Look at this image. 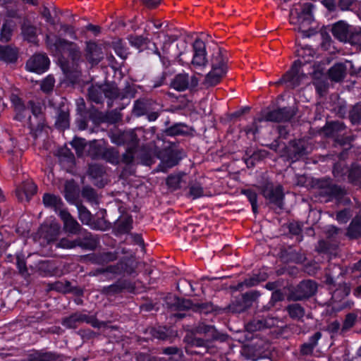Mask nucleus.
Segmentation results:
<instances>
[{
    "instance_id": "obj_1",
    "label": "nucleus",
    "mask_w": 361,
    "mask_h": 361,
    "mask_svg": "<svg viewBox=\"0 0 361 361\" xmlns=\"http://www.w3.org/2000/svg\"><path fill=\"white\" fill-rule=\"evenodd\" d=\"M47 44L50 52L53 56L57 57L62 63V59L66 57H71L75 60L79 56V51L77 46L73 43L56 38L54 36H47Z\"/></svg>"
},
{
    "instance_id": "obj_2",
    "label": "nucleus",
    "mask_w": 361,
    "mask_h": 361,
    "mask_svg": "<svg viewBox=\"0 0 361 361\" xmlns=\"http://www.w3.org/2000/svg\"><path fill=\"white\" fill-rule=\"evenodd\" d=\"M212 66V71L206 76V82L210 85H214L220 81L227 70L221 50L219 48L213 54Z\"/></svg>"
},
{
    "instance_id": "obj_3",
    "label": "nucleus",
    "mask_w": 361,
    "mask_h": 361,
    "mask_svg": "<svg viewBox=\"0 0 361 361\" xmlns=\"http://www.w3.org/2000/svg\"><path fill=\"white\" fill-rule=\"evenodd\" d=\"M302 61L298 60L295 61L290 69L279 81L277 84L284 83L288 87L295 88L300 85L307 78L306 74L301 72Z\"/></svg>"
},
{
    "instance_id": "obj_4",
    "label": "nucleus",
    "mask_w": 361,
    "mask_h": 361,
    "mask_svg": "<svg viewBox=\"0 0 361 361\" xmlns=\"http://www.w3.org/2000/svg\"><path fill=\"white\" fill-rule=\"evenodd\" d=\"M49 59L42 54L33 55L26 63V69L28 71L41 74L47 71L49 66Z\"/></svg>"
},
{
    "instance_id": "obj_5",
    "label": "nucleus",
    "mask_w": 361,
    "mask_h": 361,
    "mask_svg": "<svg viewBox=\"0 0 361 361\" xmlns=\"http://www.w3.org/2000/svg\"><path fill=\"white\" fill-rule=\"evenodd\" d=\"M194 54L192 59V65L197 69H202L207 63L206 46L204 42L197 39L193 43Z\"/></svg>"
},
{
    "instance_id": "obj_6",
    "label": "nucleus",
    "mask_w": 361,
    "mask_h": 361,
    "mask_svg": "<svg viewBox=\"0 0 361 361\" xmlns=\"http://www.w3.org/2000/svg\"><path fill=\"white\" fill-rule=\"evenodd\" d=\"M102 92H104L106 97L110 99L118 97V90L114 87H111L109 90L106 87L92 86L88 91L90 99L96 103H100L102 102Z\"/></svg>"
},
{
    "instance_id": "obj_7",
    "label": "nucleus",
    "mask_w": 361,
    "mask_h": 361,
    "mask_svg": "<svg viewBox=\"0 0 361 361\" xmlns=\"http://www.w3.org/2000/svg\"><path fill=\"white\" fill-rule=\"evenodd\" d=\"M59 215L63 222L64 230L71 234H77L80 230V226L78 221L66 210L59 211Z\"/></svg>"
},
{
    "instance_id": "obj_8",
    "label": "nucleus",
    "mask_w": 361,
    "mask_h": 361,
    "mask_svg": "<svg viewBox=\"0 0 361 361\" xmlns=\"http://www.w3.org/2000/svg\"><path fill=\"white\" fill-rule=\"evenodd\" d=\"M188 176L185 173L171 174L166 178V183L169 190L174 191L186 186Z\"/></svg>"
},
{
    "instance_id": "obj_9",
    "label": "nucleus",
    "mask_w": 361,
    "mask_h": 361,
    "mask_svg": "<svg viewBox=\"0 0 361 361\" xmlns=\"http://www.w3.org/2000/svg\"><path fill=\"white\" fill-rule=\"evenodd\" d=\"M37 185L32 180H27L16 190V195L20 201H29L37 192Z\"/></svg>"
},
{
    "instance_id": "obj_10",
    "label": "nucleus",
    "mask_w": 361,
    "mask_h": 361,
    "mask_svg": "<svg viewBox=\"0 0 361 361\" xmlns=\"http://www.w3.org/2000/svg\"><path fill=\"white\" fill-rule=\"evenodd\" d=\"M263 195L271 202L276 204L281 207L283 194L281 187L274 188L272 185H268L263 190Z\"/></svg>"
},
{
    "instance_id": "obj_11",
    "label": "nucleus",
    "mask_w": 361,
    "mask_h": 361,
    "mask_svg": "<svg viewBox=\"0 0 361 361\" xmlns=\"http://www.w3.org/2000/svg\"><path fill=\"white\" fill-rule=\"evenodd\" d=\"M6 16L12 19L22 20L23 23H30L35 19L34 13H29L25 15L17 6L15 7H8L6 8Z\"/></svg>"
},
{
    "instance_id": "obj_12",
    "label": "nucleus",
    "mask_w": 361,
    "mask_h": 361,
    "mask_svg": "<svg viewBox=\"0 0 361 361\" xmlns=\"http://www.w3.org/2000/svg\"><path fill=\"white\" fill-rule=\"evenodd\" d=\"M71 145L75 149L76 154L78 157L83 156L84 152L87 147L89 148V154L91 157L94 158L98 156L97 152L91 151V149L94 147V144H90L87 145L85 139L75 137L71 141Z\"/></svg>"
},
{
    "instance_id": "obj_13",
    "label": "nucleus",
    "mask_w": 361,
    "mask_h": 361,
    "mask_svg": "<svg viewBox=\"0 0 361 361\" xmlns=\"http://www.w3.org/2000/svg\"><path fill=\"white\" fill-rule=\"evenodd\" d=\"M317 288L316 283L311 280L301 282L298 286L299 295L297 299L300 300L312 295L317 291Z\"/></svg>"
},
{
    "instance_id": "obj_14",
    "label": "nucleus",
    "mask_w": 361,
    "mask_h": 361,
    "mask_svg": "<svg viewBox=\"0 0 361 361\" xmlns=\"http://www.w3.org/2000/svg\"><path fill=\"white\" fill-rule=\"evenodd\" d=\"M346 64H350L351 66V62L346 61L345 64L339 63L331 67L329 71L330 78L336 82L342 80L345 75L347 68Z\"/></svg>"
},
{
    "instance_id": "obj_15",
    "label": "nucleus",
    "mask_w": 361,
    "mask_h": 361,
    "mask_svg": "<svg viewBox=\"0 0 361 361\" xmlns=\"http://www.w3.org/2000/svg\"><path fill=\"white\" fill-rule=\"evenodd\" d=\"M82 322H89L87 315L80 313H75L63 320V325L67 328H76L78 324Z\"/></svg>"
},
{
    "instance_id": "obj_16",
    "label": "nucleus",
    "mask_w": 361,
    "mask_h": 361,
    "mask_svg": "<svg viewBox=\"0 0 361 361\" xmlns=\"http://www.w3.org/2000/svg\"><path fill=\"white\" fill-rule=\"evenodd\" d=\"M39 14L42 19L47 23H57L56 18L59 17V8L55 6H48L43 5L39 10Z\"/></svg>"
},
{
    "instance_id": "obj_17",
    "label": "nucleus",
    "mask_w": 361,
    "mask_h": 361,
    "mask_svg": "<svg viewBox=\"0 0 361 361\" xmlns=\"http://www.w3.org/2000/svg\"><path fill=\"white\" fill-rule=\"evenodd\" d=\"M42 202L45 207L53 209L55 212L59 209L63 204L60 197L50 193L44 194Z\"/></svg>"
},
{
    "instance_id": "obj_18",
    "label": "nucleus",
    "mask_w": 361,
    "mask_h": 361,
    "mask_svg": "<svg viewBox=\"0 0 361 361\" xmlns=\"http://www.w3.org/2000/svg\"><path fill=\"white\" fill-rule=\"evenodd\" d=\"M332 32L334 37L341 42H347L349 40L350 27L348 24H334Z\"/></svg>"
},
{
    "instance_id": "obj_19",
    "label": "nucleus",
    "mask_w": 361,
    "mask_h": 361,
    "mask_svg": "<svg viewBox=\"0 0 361 361\" xmlns=\"http://www.w3.org/2000/svg\"><path fill=\"white\" fill-rule=\"evenodd\" d=\"M59 17L56 18L57 23H73L76 21H89L91 20L90 18H87L86 17H80L76 14L72 13L69 11H62L59 9Z\"/></svg>"
},
{
    "instance_id": "obj_20",
    "label": "nucleus",
    "mask_w": 361,
    "mask_h": 361,
    "mask_svg": "<svg viewBox=\"0 0 361 361\" xmlns=\"http://www.w3.org/2000/svg\"><path fill=\"white\" fill-rule=\"evenodd\" d=\"M27 361H52L56 360V355L51 352L32 351L27 356Z\"/></svg>"
},
{
    "instance_id": "obj_21",
    "label": "nucleus",
    "mask_w": 361,
    "mask_h": 361,
    "mask_svg": "<svg viewBox=\"0 0 361 361\" xmlns=\"http://www.w3.org/2000/svg\"><path fill=\"white\" fill-rule=\"evenodd\" d=\"M171 87L178 91L186 90L189 85V75L187 73L178 74L171 81Z\"/></svg>"
},
{
    "instance_id": "obj_22",
    "label": "nucleus",
    "mask_w": 361,
    "mask_h": 361,
    "mask_svg": "<svg viewBox=\"0 0 361 361\" xmlns=\"http://www.w3.org/2000/svg\"><path fill=\"white\" fill-rule=\"evenodd\" d=\"M17 59V50L9 46H0V60L13 62Z\"/></svg>"
},
{
    "instance_id": "obj_23",
    "label": "nucleus",
    "mask_w": 361,
    "mask_h": 361,
    "mask_svg": "<svg viewBox=\"0 0 361 361\" xmlns=\"http://www.w3.org/2000/svg\"><path fill=\"white\" fill-rule=\"evenodd\" d=\"M347 235L350 238H357L361 235V217H356L352 221Z\"/></svg>"
},
{
    "instance_id": "obj_24",
    "label": "nucleus",
    "mask_w": 361,
    "mask_h": 361,
    "mask_svg": "<svg viewBox=\"0 0 361 361\" xmlns=\"http://www.w3.org/2000/svg\"><path fill=\"white\" fill-rule=\"evenodd\" d=\"M22 34L25 40L32 43L36 42L35 28L31 24H23Z\"/></svg>"
},
{
    "instance_id": "obj_25",
    "label": "nucleus",
    "mask_w": 361,
    "mask_h": 361,
    "mask_svg": "<svg viewBox=\"0 0 361 361\" xmlns=\"http://www.w3.org/2000/svg\"><path fill=\"white\" fill-rule=\"evenodd\" d=\"M290 317L293 319H300L305 315V310L299 304H292L287 307Z\"/></svg>"
},
{
    "instance_id": "obj_26",
    "label": "nucleus",
    "mask_w": 361,
    "mask_h": 361,
    "mask_svg": "<svg viewBox=\"0 0 361 361\" xmlns=\"http://www.w3.org/2000/svg\"><path fill=\"white\" fill-rule=\"evenodd\" d=\"M286 109H279L269 112L267 116V119L271 121L281 122L288 119V116L285 115Z\"/></svg>"
},
{
    "instance_id": "obj_27",
    "label": "nucleus",
    "mask_w": 361,
    "mask_h": 361,
    "mask_svg": "<svg viewBox=\"0 0 361 361\" xmlns=\"http://www.w3.org/2000/svg\"><path fill=\"white\" fill-rule=\"evenodd\" d=\"M188 197L193 200L200 198L204 195V189L199 183H192L189 185Z\"/></svg>"
},
{
    "instance_id": "obj_28",
    "label": "nucleus",
    "mask_w": 361,
    "mask_h": 361,
    "mask_svg": "<svg viewBox=\"0 0 361 361\" xmlns=\"http://www.w3.org/2000/svg\"><path fill=\"white\" fill-rule=\"evenodd\" d=\"M307 25H308V24H296V26L293 29L295 32L300 34L301 37L303 38L310 37L317 32L316 29H307Z\"/></svg>"
},
{
    "instance_id": "obj_29",
    "label": "nucleus",
    "mask_w": 361,
    "mask_h": 361,
    "mask_svg": "<svg viewBox=\"0 0 361 361\" xmlns=\"http://www.w3.org/2000/svg\"><path fill=\"white\" fill-rule=\"evenodd\" d=\"M350 292V287L346 283H343L333 292L331 298L336 301L341 300L343 298L348 296Z\"/></svg>"
},
{
    "instance_id": "obj_30",
    "label": "nucleus",
    "mask_w": 361,
    "mask_h": 361,
    "mask_svg": "<svg viewBox=\"0 0 361 361\" xmlns=\"http://www.w3.org/2000/svg\"><path fill=\"white\" fill-rule=\"evenodd\" d=\"M56 126L59 128L66 129L69 126V115L66 111H61L59 114L56 121Z\"/></svg>"
},
{
    "instance_id": "obj_31",
    "label": "nucleus",
    "mask_w": 361,
    "mask_h": 361,
    "mask_svg": "<svg viewBox=\"0 0 361 361\" xmlns=\"http://www.w3.org/2000/svg\"><path fill=\"white\" fill-rule=\"evenodd\" d=\"M176 47L178 50V56L180 58L179 61H183L184 59L182 58V56H183L186 53L187 50L188 49V48H189L188 44L187 43V42L185 39L180 38V39H178L176 40Z\"/></svg>"
},
{
    "instance_id": "obj_32",
    "label": "nucleus",
    "mask_w": 361,
    "mask_h": 361,
    "mask_svg": "<svg viewBox=\"0 0 361 361\" xmlns=\"http://www.w3.org/2000/svg\"><path fill=\"white\" fill-rule=\"evenodd\" d=\"M312 8H313V5L312 4H310V3L304 4L302 6L300 18H302L303 20H307V21L314 20L313 16L312 15Z\"/></svg>"
},
{
    "instance_id": "obj_33",
    "label": "nucleus",
    "mask_w": 361,
    "mask_h": 361,
    "mask_svg": "<svg viewBox=\"0 0 361 361\" xmlns=\"http://www.w3.org/2000/svg\"><path fill=\"white\" fill-rule=\"evenodd\" d=\"M314 50L310 47H305L299 51V55L303 58L304 61L302 63H304L311 62L314 59Z\"/></svg>"
},
{
    "instance_id": "obj_34",
    "label": "nucleus",
    "mask_w": 361,
    "mask_h": 361,
    "mask_svg": "<svg viewBox=\"0 0 361 361\" xmlns=\"http://www.w3.org/2000/svg\"><path fill=\"white\" fill-rule=\"evenodd\" d=\"M78 217L83 224L90 225L92 220L90 212L84 207H78Z\"/></svg>"
},
{
    "instance_id": "obj_35",
    "label": "nucleus",
    "mask_w": 361,
    "mask_h": 361,
    "mask_svg": "<svg viewBox=\"0 0 361 361\" xmlns=\"http://www.w3.org/2000/svg\"><path fill=\"white\" fill-rule=\"evenodd\" d=\"M348 43L351 44L361 45V28L358 30H350Z\"/></svg>"
},
{
    "instance_id": "obj_36",
    "label": "nucleus",
    "mask_w": 361,
    "mask_h": 361,
    "mask_svg": "<svg viewBox=\"0 0 361 361\" xmlns=\"http://www.w3.org/2000/svg\"><path fill=\"white\" fill-rule=\"evenodd\" d=\"M196 332L198 334H209L211 338H216L215 329L213 326L202 324L196 329Z\"/></svg>"
},
{
    "instance_id": "obj_37",
    "label": "nucleus",
    "mask_w": 361,
    "mask_h": 361,
    "mask_svg": "<svg viewBox=\"0 0 361 361\" xmlns=\"http://www.w3.org/2000/svg\"><path fill=\"white\" fill-rule=\"evenodd\" d=\"M54 78L48 75L44 80L42 81L41 90L44 92H49L52 90L54 85Z\"/></svg>"
},
{
    "instance_id": "obj_38",
    "label": "nucleus",
    "mask_w": 361,
    "mask_h": 361,
    "mask_svg": "<svg viewBox=\"0 0 361 361\" xmlns=\"http://www.w3.org/2000/svg\"><path fill=\"white\" fill-rule=\"evenodd\" d=\"M11 33L12 30L10 24H3L1 29L0 40L2 42H8L11 39Z\"/></svg>"
},
{
    "instance_id": "obj_39",
    "label": "nucleus",
    "mask_w": 361,
    "mask_h": 361,
    "mask_svg": "<svg viewBox=\"0 0 361 361\" xmlns=\"http://www.w3.org/2000/svg\"><path fill=\"white\" fill-rule=\"evenodd\" d=\"M146 104L142 101H136L133 106V113L137 116H142L146 112Z\"/></svg>"
},
{
    "instance_id": "obj_40",
    "label": "nucleus",
    "mask_w": 361,
    "mask_h": 361,
    "mask_svg": "<svg viewBox=\"0 0 361 361\" xmlns=\"http://www.w3.org/2000/svg\"><path fill=\"white\" fill-rule=\"evenodd\" d=\"M355 319L356 317L355 314H348L343 324V330H348L351 328L355 324Z\"/></svg>"
},
{
    "instance_id": "obj_41",
    "label": "nucleus",
    "mask_w": 361,
    "mask_h": 361,
    "mask_svg": "<svg viewBox=\"0 0 361 361\" xmlns=\"http://www.w3.org/2000/svg\"><path fill=\"white\" fill-rule=\"evenodd\" d=\"M57 247L65 249H71L75 247V243L67 239H61L58 243Z\"/></svg>"
},
{
    "instance_id": "obj_42",
    "label": "nucleus",
    "mask_w": 361,
    "mask_h": 361,
    "mask_svg": "<svg viewBox=\"0 0 361 361\" xmlns=\"http://www.w3.org/2000/svg\"><path fill=\"white\" fill-rule=\"evenodd\" d=\"M73 188V183L71 181L66 182L65 185V198L67 201H71V193L72 190Z\"/></svg>"
},
{
    "instance_id": "obj_43",
    "label": "nucleus",
    "mask_w": 361,
    "mask_h": 361,
    "mask_svg": "<svg viewBox=\"0 0 361 361\" xmlns=\"http://www.w3.org/2000/svg\"><path fill=\"white\" fill-rule=\"evenodd\" d=\"M336 219L340 223H346L349 219V212L347 210L339 212L336 215Z\"/></svg>"
},
{
    "instance_id": "obj_44",
    "label": "nucleus",
    "mask_w": 361,
    "mask_h": 361,
    "mask_svg": "<svg viewBox=\"0 0 361 361\" xmlns=\"http://www.w3.org/2000/svg\"><path fill=\"white\" fill-rule=\"evenodd\" d=\"M314 347L310 343H305L300 348V353L302 355H310L313 352Z\"/></svg>"
},
{
    "instance_id": "obj_45",
    "label": "nucleus",
    "mask_w": 361,
    "mask_h": 361,
    "mask_svg": "<svg viewBox=\"0 0 361 361\" xmlns=\"http://www.w3.org/2000/svg\"><path fill=\"white\" fill-rule=\"evenodd\" d=\"M11 102H12L13 104L15 106L16 111H20L24 109L23 105L21 102L20 99L18 98L17 96L12 95L11 96Z\"/></svg>"
},
{
    "instance_id": "obj_46",
    "label": "nucleus",
    "mask_w": 361,
    "mask_h": 361,
    "mask_svg": "<svg viewBox=\"0 0 361 361\" xmlns=\"http://www.w3.org/2000/svg\"><path fill=\"white\" fill-rule=\"evenodd\" d=\"M243 193L246 195L250 204L257 202V196L256 192L250 190H246Z\"/></svg>"
},
{
    "instance_id": "obj_47",
    "label": "nucleus",
    "mask_w": 361,
    "mask_h": 361,
    "mask_svg": "<svg viewBox=\"0 0 361 361\" xmlns=\"http://www.w3.org/2000/svg\"><path fill=\"white\" fill-rule=\"evenodd\" d=\"M149 8H156L161 4V0H140Z\"/></svg>"
},
{
    "instance_id": "obj_48",
    "label": "nucleus",
    "mask_w": 361,
    "mask_h": 361,
    "mask_svg": "<svg viewBox=\"0 0 361 361\" xmlns=\"http://www.w3.org/2000/svg\"><path fill=\"white\" fill-rule=\"evenodd\" d=\"M355 0H340L338 6L341 10H348Z\"/></svg>"
},
{
    "instance_id": "obj_49",
    "label": "nucleus",
    "mask_w": 361,
    "mask_h": 361,
    "mask_svg": "<svg viewBox=\"0 0 361 361\" xmlns=\"http://www.w3.org/2000/svg\"><path fill=\"white\" fill-rule=\"evenodd\" d=\"M322 4L330 11L336 9V3L335 0H323Z\"/></svg>"
},
{
    "instance_id": "obj_50",
    "label": "nucleus",
    "mask_w": 361,
    "mask_h": 361,
    "mask_svg": "<svg viewBox=\"0 0 361 361\" xmlns=\"http://www.w3.org/2000/svg\"><path fill=\"white\" fill-rule=\"evenodd\" d=\"M87 51L92 55H94L98 51V47L95 43L88 42L87 44Z\"/></svg>"
},
{
    "instance_id": "obj_51",
    "label": "nucleus",
    "mask_w": 361,
    "mask_h": 361,
    "mask_svg": "<svg viewBox=\"0 0 361 361\" xmlns=\"http://www.w3.org/2000/svg\"><path fill=\"white\" fill-rule=\"evenodd\" d=\"M321 337L322 334L320 332H316L312 336L310 337L309 343H310L311 344H312L314 347H315Z\"/></svg>"
},
{
    "instance_id": "obj_52",
    "label": "nucleus",
    "mask_w": 361,
    "mask_h": 361,
    "mask_svg": "<svg viewBox=\"0 0 361 361\" xmlns=\"http://www.w3.org/2000/svg\"><path fill=\"white\" fill-rule=\"evenodd\" d=\"M358 110V106H356L353 111H352V113L350 114V119H351V121L353 123H357L359 122L360 118L357 115V111Z\"/></svg>"
},
{
    "instance_id": "obj_53",
    "label": "nucleus",
    "mask_w": 361,
    "mask_h": 361,
    "mask_svg": "<svg viewBox=\"0 0 361 361\" xmlns=\"http://www.w3.org/2000/svg\"><path fill=\"white\" fill-rule=\"evenodd\" d=\"M107 154H110L112 155V158L109 159V161L113 164H116L118 162V156L117 154H115V152L113 149H107L105 153V156L107 155Z\"/></svg>"
},
{
    "instance_id": "obj_54",
    "label": "nucleus",
    "mask_w": 361,
    "mask_h": 361,
    "mask_svg": "<svg viewBox=\"0 0 361 361\" xmlns=\"http://www.w3.org/2000/svg\"><path fill=\"white\" fill-rule=\"evenodd\" d=\"M258 280L255 278H250L248 279H245L243 282L244 285L247 287L254 286L257 284Z\"/></svg>"
},
{
    "instance_id": "obj_55",
    "label": "nucleus",
    "mask_w": 361,
    "mask_h": 361,
    "mask_svg": "<svg viewBox=\"0 0 361 361\" xmlns=\"http://www.w3.org/2000/svg\"><path fill=\"white\" fill-rule=\"evenodd\" d=\"M115 51H116V53L117 54V55H118L121 58H122V59L126 58L127 53H126V50L123 49V48L116 47Z\"/></svg>"
},
{
    "instance_id": "obj_56",
    "label": "nucleus",
    "mask_w": 361,
    "mask_h": 361,
    "mask_svg": "<svg viewBox=\"0 0 361 361\" xmlns=\"http://www.w3.org/2000/svg\"><path fill=\"white\" fill-rule=\"evenodd\" d=\"M180 284H182V286H183V285H188V286L190 287V289H191V290H192V291H194V290H195V289H194V288H193V286H192V283H191L190 281H187V280L183 279V280H180V281H179V283H178V285H177V288H178V289L180 291H182V290L180 289V287H179Z\"/></svg>"
},
{
    "instance_id": "obj_57",
    "label": "nucleus",
    "mask_w": 361,
    "mask_h": 361,
    "mask_svg": "<svg viewBox=\"0 0 361 361\" xmlns=\"http://www.w3.org/2000/svg\"><path fill=\"white\" fill-rule=\"evenodd\" d=\"M90 31H92L94 34H97L100 31V27L97 25L90 24L87 27Z\"/></svg>"
},
{
    "instance_id": "obj_58",
    "label": "nucleus",
    "mask_w": 361,
    "mask_h": 361,
    "mask_svg": "<svg viewBox=\"0 0 361 361\" xmlns=\"http://www.w3.org/2000/svg\"><path fill=\"white\" fill-rule=\"evenodd\" d=\"M159 117V114L157 112H151L147 114V118L149 121H154Z\"/></svg>"
},
{
    "instance_id": "obj_59",
    "label": "nucleus",
    "mask_w": 361,
    "mask_h": 361,
    "mask_svg": "<svg viewBox=\"0 0 361 361\" xmlns=\"http://www.w3.org/2000/svg\"><path fill=\"white\" fill-rule=\"evenodd\" d=\"M177 350L176 348H167L164 350V353L165 354L172 355L176 353Z\"/></svg>"
},
{
    "instance_id": "obj_60",
    "label": "nucleus",
    "mask_w": 361,
    "mask_h": 361,
    "mask_svg": "<svg viewBox=\"0 0 361 361\" xmlns=\"http://www.w3.org/2000/svg\"><path fill=\"white\" fill-rule=\"evenodd\" d=\"M180 125H176L171 128L172 133L180 134L182 133V130H180Z\"/></svg>"
},
{
    "instance_id": "obj_61",
    "label": "nucleus",
    "mask_w": 361,
    "mask_h": 361,
    "mask_svg": "<svg viewBox=\"0 0 361 361\" xmlns=\"http://www.w3.org/2000/svg\"><path fill=\"white\" fill-rule=\"evenodd\" d=\"M193 345L196 346H204V341L201 339H195L193 341Z\"/></svg>"
},
{
    "instance_id": "obj_62",
    "label": "nucleus",
    "mask_w": 361,
    "mask_h": 361,
    "mask_svg": "<svg viewBox=\"0 0 361 361\" xmlns=\"http://www.w3.org/2000/svg\"><path fill=\"white\" fill-rule=\"evenodd\" d=\"M18 266L19 270L20 271H23L25 270V264L24 262L18 261Z\"/></svg>"
},
{
    "instance_id": "obj_63",
    "label": "nucleus",
    "mask_w": 361,
    "mask_h": 361,
    "mask_svg": "<svg viewBox=\"0 0 361 361\" xmlns=\"http://www.w3.org/2000/svg\"><path fill=\"white\" fill-rule=\"evenodd\" d=\"M338 231V228L334 226H330L328 230L329 232H332L333 233H337Z\"/></svg>"
},
{
    "instance_id": "obj_64",
    "label": "nucleus",
    "mask_w": 361,
    "mask_h": 361,
    "mask_svg": "<svg viewBox=\"0 0 361 361\" xmlns=\"http://www.w3.org/2000/svg\"><path fill=\"white\" fill-rule=\"evenodd\" d=\"M357 297H361V286L357 288L354 293Z\"/></svg>"
}]
</instances>
